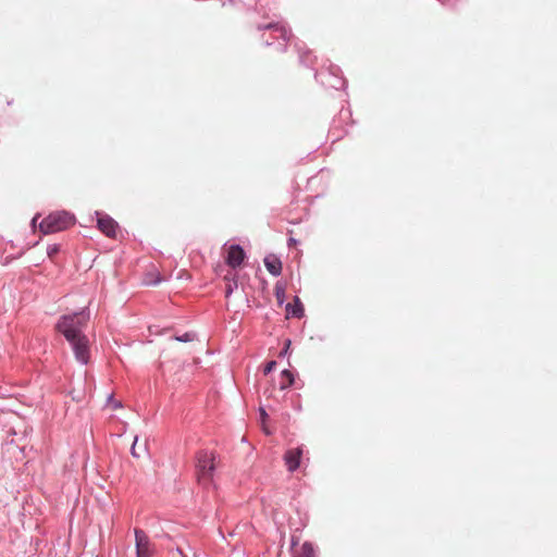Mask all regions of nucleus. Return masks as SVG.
Instances as JSON below:
<instances>
[{
  "label": "nucleus",
  "mask_w": 557,
  "mask_h": 557,
  "mask_svg": "<svg viewBox=\"0 0 557 557\" xmlns=\"http://www.w3.org/2000/svg\"><path fill=\"white\" fill-rule=\"evenodd\" d=\"M88 320L89 315L81 311L61 317L55 325V329L72 345L76 359L82 363H87L89 360V342L83 334Z\"/></svg>",
  "instance_id": "nucleus-1"
},
{
  "label": "nucleus",
  "mask_w": 557,
  "mask_h": 557,
  "mask_svg": "<svg viewBox=\"0 0 557 557\" xmlns=\"http://www.w3.org/2000/svg\"><path fill=\"white\" fill-rule=\"evenodd\" d=\"M215 460L216 456L213 451L201 450L197 454L196 473L200 484L209 485L213 482Z\"/></svg>",
  "instance_id": "nucleus-2"
},
{
  "label": "nucleus",
  "mask_w": 557,
  "mask_h": 557,
  "mask_svg": "<svg viewBox=\"0 0 557 557\" xmlns=\"http://www.w3.org/2000/svg\"><path fill=\"white\" fill-rule=\"evenodd\" d=\"M75 218L65 211L50 213L39 224V228L45 234H51L64 231L74 225Z\"/></svg>",
  "instance_id": "nucleus-3"
},
{
  "label": "nucleus",
  "mask_w": 557,
  "mask_h": 557,
  "mask_svg": "<svg viewBox=\"0 0 557 557\" xmlns=\"http://www.w3.org/2000/svg\"><path fill=\"white\" fill-rule=\"evenodd\" d=\"M137 557H152L154 548L148 535L140 529H135Z\"/></svg>",
  "instance_id": "nucleus-4"
},
{
  "label": "nucleus",
  "mask_w": 557,
  "mask_h": 557,
  "mask_svg": "<svg viewBox=\"0 0 557 557\" xmlns=\"http://www.w3.org/2000/svg\"><path fill=\"white\" fill-rule=\"evenodd\" d=\"M245 257V251L239 245H231L227 248V256L225 261L227 265L235 269L243 263Z\"/></svg>",
  "instance_id": "nucleus-5"
},
{
  "label": "nucleus",
  "mask_w": 557,
  "mask_h": 557,
  "mask_svg": "<svg viewBox=\"0 0 557 557\" xmlns=\"http://www.w3.org/2000/svg\"><path fill=\"white\" fill-rule=\"evenodd\" d=\"M98 228L108 237L115 238L119 232L117 223L110 216L103 215L98 218Z\"/></svg>",
  "instance_id": "nucleus-6"
},
{
  "label": "nucleus",
  "mask_w": 557,
  "mask_h": 557,
  "mask_svg": "<svg viewBox=\"0 0 557 557\" xmlns=\"http://www.w3.org/2000/svg\"><path fill=\"white\" fill-rule=\"evenodd\" d=\"M302 456V449L300 447L288 449L284 455V461L287 470L294 472L300 465V458Z\"/></svg>",
  "instance_id": "nucleus-7"
},
{
  "label": "nucleus",
  "mask_w": 557,
  "mask_h": 557,
  "mask_svg": "<svg viewBox=\"0 0 557 557\" xmlns=\"http://www.w3.org/2000/svg\"><path fill=\"white\" fill-rule=\"evenodd\" d=\"M267 270L274 276H278L282 273V262L275 255H269L263 260Z\"/></svg>",
  "instance_id": "nucleus-8"
},
{
  "label": "nucleus",
  "mask_w": 557,
  "mask_h": 557,
  "mask_svg": "<svg viewBox=\"0 0 557 557\" xmlns=\"http://www.w3.org/2000/svg\"><path fill=\"white\" fill-rule=\"evenodd\" d=\"M287 317L301 318L304 314V307L298 297H295L294 304H287L286 306Z\"/></svg>",
  "instance_id": "nucleus-9"
},
{
  "label": "nucleus",
  "mask_w": 557,
  "mask_h": 557,
  "mask_svg": "<svg viewBox=\"0 0 557 557\" xmlns=\"http://www.w3.org/2000/svg\"><path fill=\"white\" fill-rule=\"evenodd\" d=\"M294 383V375L289 370H284L281 373V389L289 387Z\"/></svg>",
  "instance_id": "nucleus-10"
},
{
  "label": "nucleus",
  "mask_w": 557,
  "mask_h": 557,
  "mask_svg": "<svg viewBox=\"0 0 557 557\" xmlns=\"http://www.w3.org/2000/svg\"><path fill=\"white\" fill-rule=\"evenodd\" d=\"M225 280L227 281L225 288V297L228 298L233 290L237 288V281L235 280V277L230 278L227 275L225 276Z\"/></svg>",
  "instance_id": "nucleus-11"
},
{
  "label": "nucleus",
  "mask_w": 557,
  "mask_h": 557,
  "mask_svg": "<svg viewBox=\"0 0 557 557\" xmlns=\"http://www.w3.org/2000/svg\"><path fill=\"white\" fill-rule=\"evenodd\" d=\"M161 277L158 272H151L146 275L145 284L147 285H154L161 282Z\"/></svg>",
  "instance_id": "nucleus-12"
},
{
  "label": "nucleus",
  "mask_w": 557,
  "mask_h": 557,
  "mask_svg": "<svg viewBox=\"0 0 557 557\" xmlns=\"http://www.w3.org/2000/svg\"><path fill=\"white\" fill-rule=\"evenodd\" d=\"M274 293L277 301L282 304L285 297V287L280 282L275 284Z\"/></svg>",
  "instance_id": "nucleus-13"
},
{
  "label": "nucleus",
  "mask_w": 557,
  "mask_h": 557,
  "mask_svg": "<svg viewBox=\"0 0 557 557\" xmlns=\"http://www.w3.org/2000/svg\"><path fill=\"white\" fill-rule=\"evenodd\" d=\"M302 554L305 557H312L313 556V546L310 543H305L302 545Z\"/></svg>",
  "instance_id": "nucleus-14"
},
{
  "label": "nucleus",
  "mask_w": 557,
  "mask_h": 557,
  "mask_svg": "<svg viewBox=\"0 0 557 557\" xmlns=\"http://www.w3.org/2000/svg\"><path fill=\"white\" fill-rule=\"evenodd\" d=\"M60 248L58 245H50L47 249V253L50 258L59 252Z\"/></svg>",
  "instance_id": "nucleus-15"
},
{
  "label": "nucleus",
  "mask_w": 557,
  "mask_h": 557,
  "mask_svg": "<svg viewBox=\"0 0 557 557\" xmlns=\"http://www.w3.org/2000/svg\"><path fill=\"white\" fill-rule=\"evenodd\" d=\"M275 366H276V362H275V361H270V362H268V363L265 364L264 369H263L264 374L267 375V374H269L271 371H273V370H274V368H275Z\"/></svg>",
  "instance_id": "nucleus-16"
},
{
  "label": "nucleus",
  "mask_w": 557,
  "mask_h": 557,
  "mask_svg": "<svg viewBox=\"0 0 557 557\" xmlns=\"http://www.w3.org/2000/svg\"><path fill=\"white\" fill-rule=\"evenodd\" d=\"M137 442H138V438L135 437L134 443H133L132 448H131V453H132V455L135 458H139L140 457V455L137 453V450H135V446L137 445Z\"/></svg>",
  "instance_id": "nucleus-17"
},
{
  "label": "nucleus",
  "mask_w": 557,
  "mask_h": 557,
  "mask_svg": "<svg viewBox=\"0 0 557 557\" xmlns=\"http://www.w3.org/2000/svg\"><path fill=\"white\" fill-rule=\"evenodd\" d=\"M176 339L181 342H189L193 339V335L190 333H185L182 337H176Z\"/></svg>",
  "instance_id": "nucleus-18"
},
{
  "label": "nucleus",
  "mask_w": 557,
  "mask_h": 557,
  "mask_svg": "<svg viewBox=\"0 0 557 557\" xmlns=\"http://www.w3.org/2000/svg\"><path fill=\"white\" fill-rule=\"evenodd\" d=\"M260 414H261L262 421H264L268 418V414L263 409L260 410Z\"/></svg>",
  "instance_id": "nucleus-19"
},
{
  "label": "nucleus",
  "mask_w": 557,
  "mask_h": 557,
  "mask_svg": "<svg viewBox=\"0 0 557 557\" xmlns=\"http://www.w3.org/2000/svg\"><path fill=\"white\" fill-rule=\"evenodd\" d=\"M121 407V404L119 401L113 403V409H117Z\"/></svg>",
  "instance_id": "nucleus-20"
},
{
  "label": "nucleus",
  "mask_w": 557,
  "mask_h": 557,
  "mask_svg": "<svg viewBox=\"0 0 557 557\" xmlns=\"http://www.w3.org/2000/svg\"><path fill=\"white\" fill-rule=\"evenodd\" d=\"M289 344H290V342L288 341L287 344H286V348L283 349V351H281V355H284V352H286V349L288 348Z\"/></svg>",
  "instance_id": "nucleus-21"
},
{
  "label": "nucleus",
  "mask_w": 557,
  "mask_h": 557,
  "mask_svg": "<svg viewBox=\"0 0 557 557\" xmlns=\"http://www.w3.org/2000/svg\"><path fill=\"white\" fill-rule=\"evenodd\" d=\"M289 344H290V342L288 341L287 344H286V348L283 349V351H281V355H284V352H286V349L288 348Z\"/></svg>",
  "instance_id": "nucleus-22"
},
{
  "label": "nucleus",
  "mask_w": 557,
  "mask_h": 557,
  "mask_svg": "<svg viewBox=\"0 0 557 557\" xmlns=\"http://www.w3.org/2000/svg\"><path fill=\"white\" fill-rule=\"evenodd\" d=\"M289 245H296V240L294 238H289Z\"/></svg>",
  "instance_id": "nucleus-23"
}]
</instances>
